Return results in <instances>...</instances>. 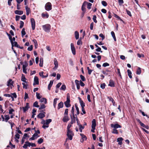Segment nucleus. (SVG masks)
<instances>
[{"instance_id":"f257e3e1","label":"nucleus","mask_w":149,"mask_h":149,"mask_svg":"<svg viewBox=\"0 0 149 149\" xmlns=\"http://www.w3.org/2000/svg\"><path fill=\"white\" fill-rule=\"evenodd\" d=\"M42 28L45 31L49 32L51 29V26L49 24H47L42 25Z\"/></svg>"},{"instance_id":"f03ea898","label":"nucleus","mask_w":149,"mask_h":149,"mask_svg":"<svg viewBox=\"0 0 149 149\" xmlns=\"http://www.w3.org/2000/svg\"><path fill=\"white\" fill-rule=\"evenodd\" d=\"M70 95L68 96L67 97V100L64 103L66 107L68 108L71 106V105L70 104Z\"/></svg>"},{"instance_id":"7ed1b4c3","label":"nucleus","mask_w":149,"mask_h":149,"mask_svg":"<svg viewBox=\"0 0 149 149\" xmlns=\"http://www.w3.org/2000/svg\"><path fill=\"white\" fill-rule=\"evenodd\" d=\"M67 135L69 139L71 140L72 139V136L74 135V133L70 130H69V132H68V130L67 131Z\"/></svg>"},{"instance_id":"20e7f679","label":"nucleus","mask_w":149,"mask_h":149,"mask_svg":"<svg viewBox=\"0 0 149 149\" xmlns=\"http://www.w3.org/2000/svg\"><path fill=\"white\" fill-rule=\"evenodd\" d=\"M52 120L51 119H49L46 120V122L44 123L42 126V127L45 129L46 128L48 127H49V124L52 122Z\"/></svg>"},{"instance_id":"39448f33","label":"nucleus","mask_w":149,"mask_h":149,"mask_svg":"<svg viewBox=\"0 0 149 149\" xmlns=\"http://www.w3.org/2000/svg\"><path fill=\"white\" fill-rule=\"evenodd\" d=\"M70 116L71 119L70 123L71 124H72L74 123H75L76 122V116H75V115H72V114H70Z\"/></svg>"},{"instance_id":"423d86ee","label":"nucleus","mask_w":149,"mask_h":149,"mask_svg":"<svg viewBox=\"0 0 149 149\" xmlns=\"http://www.w3.org/2000/svg\"><path fill=\"white\" fill-rule=\"evenodd\" d=\"M45 9L47 11L51 10L52 9V5L50 2L47 3L45 6Z\"/></svg>"},{"instance_id":"0eeeda50","label":"nucleus","mask_w":149,"mask_h":149,"mask_svg":"<svg viewBox=\"0 0 149 149\" xmlns=\"http://www.w3.org/2000/svg\"><path fill=\"white\" fill-rule=\"evenodd\" d=\"M139 123L140 125L142 127L146 129H148L149 127L148 125H145L143 123H142L140 120L139 119H137L136 120Z\"/></svg>"},{"instance_id":"6e6552de","label":"nucleus","mask_w":149,"mask_h":149,"mask_svg":"<svg viewBox=\"0 0 149 149\" xmlns=\"http://www.w3.org/2000/svg\"><path fill=\"white\" fill-rule=\"evenodd\" d=\"M32 28L33 30H34L35 28L36 22L34 19L33 18L31 19Z\"/></svg>"},{"instance_id":"1a4fd4ad","label":"nucleus","mask_w":149,"mask_h":149,"mask_svg":"<svg viewBox=\"0 0 149 149\" xmlns=\"http://www.w3.org/2000/svg\"><path fill=\"white\" fill-rule=\"evenodd\" d=\"M87 2L85 1L83 3L81 9L82 12H86V5H87Z\"/></svg>"},{"instance_id":"9d476101","label":"nucleus","mask_w":149,"mask_h":149,"mask_svg":"<svg viewBox=\"0 0 149 149\" xmlns=\"http://www.w3.org/2000/svg\"><path fill=\"white\" fill-rule=\"evenodd\" d=\"M71 48L73 54L75 55L76 54V50L73 43L71 44Z\"/></svg>"},{"instance_id":"9b49d317","label":"nucleus","mask_w":149,"mask_h":149,"mask_svg":"<svg viewBox=\"0 0 149 149\" xmlns=\"http://www.w3.org/2000/svg\"><path fill=\"white\" fill-rule=\"evenodd\" d=\"M111 127L114 128V129H117L118 128H121V126L119 124L116 123L115 124H112L111 125Z\"/></svg>"},{"instance_id":"f8f14e48","label":"nucleus","mask_w":149,"mask_h":149,"mask_svg":"<svg viewBox=\"0 0 149 149\" xmlns=\"http://www.w3.org/2000/svg\"><path fill=\"white\" fill-rule=\"evenodd\" d=\"M39 82L38 81V79L37 76H35L34 78V82L33 83V85L34 86L36 85H38Z\"/></svg>"},{"instance_id":"ddd939ff","label":"nucleus","mask_w":149,"mask_h":149,"mask_svg":"<svg viewBox=\"0 0 149 149\" xmlns=\"http://www.w3.org/2000/svg\"><path fill=\"white\" fill-rule=\"evenodd\" d=\"M29 104L28 103L26 104V106L24 107H23V112L25 113L26 111H27L29 108Z\"/></svg>"},{"instance_id":"4468645a","label":"nucleus","mask_w":149,"mask_h":149,"mask_svg":"<svg viewBox=\"0 0 149 149\" xmlns=\"http://www.w3.org/2000/svg\"><path fill=\"white\" fill-rule=\"evenodd\" d=\"M45 112H43V113H40L37 115V117L39 118H42L45 116Z\"/></svg>"},{"instance_id":"2eb2a0df","label":"nucleus","mask_w":149,"mask_h":149,"mask_svg":"<svg viewBox=\"0 0 149 149\" xmlns=\"http://www.w3.org/2000/svg\"><path fill=\"white\" fill-rule=\"evenodd\" d=\"M108 86L111 87H114L115 86V83L114 81L110 79L109 81V84Z\"/></svg>"},{"instance_id":"dca6fc26","label":"nucleus","mask_w":149,"mask_h":149,"mask_svg":"<svg viewBox=\"0 0 149 149\" xmlns=\"http://www.w3.org/2000/svg\"><path fill=\"white\" fill-rule=\"evenodd\" d=\"M25 143V144H24L23 146V147L24 148L26 149L27 148L28 146H31V143L28 141H26Z\"/></svg>"},{"instance_id":"f3484780","label":"nucleus","mask_w":149,"mask_h":149,"mask_svg":"<svg viewBox=\"0 0 149 149\" xmlns=\"http://www.w3.org/2000/svg\"><path fill=\"white\" fill-rule=\"evenodd\" d=\"M14 81H12V80L11 79H10L7 81V86H9L10 85H12L13 86V85L14 84Z\"/></svg>"},{"instance_id":"a211bd4d","label":"nucleus","mask_w":149,"mask_h":149,"mask_svg":"<svg viewBox=\"0 0 149 149\" xmlns=\"http://www.w3.org/2000/svg\"><path fill=\"white\" fill-rule=\"evenodd\" d=\"M70 119L68 115H64L62 120L64 122H67Z\"/></svg>"},{"instance_id":"6ab92c4d","label":"nucleus","mask_w":149,"mask_h":149,"mask_svg":"<svg viewBox=\"0 0 149 149\" xmlns=\"http://www.w3.org/2000/svg\"><path fill=\"white\" fill-rule=\"evenodd\" d=\"M54 64L55 65V66L54 68V69H56L58 67V63L57 61V60L56 58H54Z\"/></svg>"},{"instance_id":"aec40b11","label":"nucleus","mask_w":149,"mask_h":149,"mask_svg":"<svg viewBox=\"0 0 149 149\" xmlns=\"http://www.w3.org/2000/svg\"><path fill=\"white\" fill-rule=\"evenodd\" d=\"M123 140L122 137H119L117 139V141L118 142V144L119 145H122L123 143L122 141Z\"/></svg>"},{"instance_id":"412c9836","label":"nucleus","mask_w":149,"mask_h":149,"mask_svg":"<svg viewBox=\"0 0 149 149\" xmlns=\"http://www.w3.org/2000/svg\"><path fill=\"white\" fill-rule=\"evenodd\" d=\"M92 124L91 125L92 127L95 128L96 123V120L95 119H93L92 121Z\"/></svg>"},{"instance_id":"4be33fe9","label":"nucleus","mask_w":149,"mask_h":149,"mask_svg":"<svg viewBox=\"0 0 149 149\" xmlns=\"http://www.w3.org/2000/svg\"><path fill=\"white\" fill-rule=\"evenodd\" d=\"M75 82L77 86V88L78 90H79L80 89V83H79V81L76 79L75 81Z\"/></svg>"},{"instance_id":"5701e85b","label":"nucleus","mask_w":149,"mask_h":149,"mask_svg":"<svg viewBox=\"0 0 149 149\" xmlns=\"http://www.w3.org/2000/svg\"><path fill=\"white\" fill-rule=\"evenodd\" d=\"M15 13L16 14L22 15L23 13V12L22 10H16L15 11Z\"/></svg>"},{"instance_id":"b1692460","label":"nucleus","mask_w":149,"mask_h":149,"mask_svg":"<svg viewBox=\"0 0 149 149\" xmlns=\"http://www.w3.org/2000/svg\"><path fill=\"white\" fill-rule=\"evenodd\" d=\"M75 106L77 111V114H75V116H77V115H78L79 114V109L77 104L76 103L75 104Z\"/></svg>"},{"instance_id":"393cba45","label":"nucleus","mask_w":149,"mask_h":149,"mask_svg":"<svg viewBox=\"0 0 149 149\" xmlns=\"http://www.w3.org/2000/svg\"><path fill=\"white\" fill-rule=\"evenodd\" d=\"M63 106V104L62 102H61L58 104V109H59L61 108H62Z\"/></svg>"},{"instance_id":"a878e982","label":"nucleus","mask_w":149,"mask_h":149,"mask_svg":"<svg viewBox=\"0 0 149 149\" xmlns=\"http://www.w3.org/2000/svg\"><path fill=\"white\" fill-rule=\"evenodd\" d=\"M27 65H27H23L22 68L23 72L26 74L27 73L26 69V68Z\"/></svg>"},{"instance_id":"bb28decb","label":"nucleus","mask_w":149,"mask_h":149,"mask_svg":"<svg viewBox=\"0 0 149 149\" xmlns=\"http://www.w3.org/2000/svg\"><path fill=\"white\" fill-rule=\"evenodd\" d=\"M42 17L43 18H48L49 17V15L47 13H46L45 14L44 13H42L41 14Z\"/></svg>"},{"instance_id":"cd10ccee","label":"nucleus","mask_w":149,"mask_h":149,"mask_svg":"<svg viewBox=\"0 0 149 149\" xmlns=\"http://www.w3.org/2000/svg\"><path fill=\"white\" fill-rule=\"evenodd\" d=\"M80 135L82 138V142H83L84 140H86L87 139V138L86 136L83 134H80Z\"/></svg>"},{"instance_id":"c85d7f7f","label":"nucleus","mask_w":149,"mask_h":149,"mask_svg":"<svg viewBox=\"0 0 149 149\" xmlns=\"http://www.w3.org/2000/svg\"><path fill=\"white\" fill-rule=\"evenodd\" d=\"M54 81L51 80L50 81V83L48 85V89L49 90H50L51 87L52 86L53 84Z\"/></svg>"},{"instance_id":"c756f323","label":"nucleus","mask_w":149,"mask_h":149,"mask_svg":"<svg viewBox=\"0 0 149 149\" xmlns=\"http://www.w3.org/2000/svg\"><path fill=\"white\" fill-rule=\"evenodd\" d=\"M141 68L139 67H138L136 69V74H137L139 75L141 74Z\"/></svg>"},{"instance_id":"7c9ffc66","label":"nucleus","mask_w":149,"mask_h":149,"mask_svg":"<svg viewBox=\"0 0 149 149\" xmlns=\"http://www.w3.org/2000/svg\"><path fill=\"white\" fill-rule=\"evenodd\" d=\"M74 34H75V39L76 40L78 39L79 38V32L77 31H76L75 32Z\"/></svg>"},{"instance_id":"2f4dec72","label":"nucleus","mask_w":149,"mask_h":149,"mask_svg":"<svg viewBox=\"0 0 149 149\" xmlns=\"http://www.w3.org/2000/svg\"><path fill=\"white\" fill-rule=\"evenodd\" d=\"M127 72L128 73V75L129 76L130 78L131 79L132 78V72L130 70L128 69L127 70Z\"/></svg>"},{"instance_id":"473e14b6","label":"nucleus","mask_w":149,"mask_h":149,"mask_svg":"<svg viewBox=\"0 0 149 149\" xmlns=\"http://www.w3.org/2000/svg\"><path fill=\"white\" fill-rule=\"evenodd\" d=\"M114 17L117 18L118 19L120 20L121 21L124 22V21L123 20V19H121L120 17L117 15L116 14L114 13Z\"/></svg>"},{"instance_id":"72a5a7b5","label":"nucleus","mask_w":149,"mask_h":149,"mask_svg":"<svg viewBox=\"0 0 149 149\" xmlns=\"http://www.w3.org/2000/svg\"><path fill=\"white\" fill-rule=\"evenodd\" d=\"M40 102H44L45 104L47 103V100L45 98H42L40 100Z\"/></svg>"},{"instance_id":"f704fd0d","label":"nucleus","mask_w":149,"mask_h":149,"mask_svg":"<svg viewBox=\"0 0 149 149\" xmlns=\"http://www.w3.org/2000/svg\"><path fill=\"white\" fill-rule=\"evenodd\" d=\"M25 9H26V15H28L29 13V11L30 10V9L27 6H26Z\"/></svg>"},{"instance_id":"c9c22d12","label":"nucleus","mask_w":149,"mask_h":149,"mask_svg":"<svg viewBox=\"0 0 149 149\" xmlns=\"http://www.w3.org/2000/svg\"><path fill=\"white\" fill-rule=\"evenodd\" d=\"M58 100V98H55L54 100V102H53V105L54 107L55 108L56 107V105L57 103V100Z\"/></svg>"},{"instance_id":"e433bc0d","label":"nucleus","mask_w":149,"mask_h":149,"mask_svg":"<svg viewBox=\"0 0 149 149\" xmlns=\"http://www.w3.org/2000/svg\"><path fill=\"white\" fill-rule=\"evenodd\" d=\"M84 128V126H83L81 125H80V126H79V131L80 132H82V130Z\"/></svg>"},{"instance_id":"4c0bfd02","label":"nucleus","mask_w":149,"mask_h":149,"mask_svg":"<svg viewBox=\"0 0 149 149\" xmlns=\"http://www.w3.org/2000/svg\"><path fill=\"white\" fill-rule=\"evenodd\" d=\"M22 36L23 37L26 34V32L25 31L24 28H23L21 31Z\"/></svg>"},{"instance_id":"58836bf2","label":"nucleus","mask_w":149,"mask_h":149,"mask_svg":"<svg viewBox=\"0 0 149 149\" xmlns=\"http://www.w3.org/2000/svg\"><path fill=\"white\" fill-rule=\"evenodd\" d=\"M81 39L82 38H80L78 40L77 42V44L78 45H79L82 44V41H81Z\"/></svg>"},{"instance_id":"ea45409f","label":"nucleus","mask_w":149,"mask_h":149,"mask_svg":"<svg viewBox=\"0 0 149 149\" xmlns=\"http://www.w3.org/2000/svg\"><path fill=\"white\" fill-rule=\"evenodd\" d=\"M5 119L4 121L6 122H7L8 120L10 119V117L8 115L5 116Z\"/></svg>"},{"instance_id":"a19ab883","label":"nucleus","mask_w":149,"mask_h":149,"mask_svg":"<svg viewBox=\"0 0 149 149\" xmlns=\"http://www.w3.org/2000/svg\"><path fill=\"white\" fill-rule=\"evenodd\" d=\"M38 103L37 101H36L33 103V106L36 107H39V106L38 105Z\"/></svg>"},{"instance_id":"79ce46f5","label":"nucleus","mask_w":149,"mask_h":149,"mask_svg":"<svg viewBox=\"0 0 149 149\" xmlns=\"http://www.w3.org/2000/svg\"><path fill=\"white\" fill-rule=\"evenodd\" d=\"M46 106L43 104H41L40 105V107L39 108V110H41V109H44L45 108Z\"/></svg>"},{"instance_id":"37998d69","label":"nucleus","mask_w":149,"mask_h":149,"mask_svg":"<svg viewBox=\"0 0 149 149\" xmlns=\"http://www.w3.org/2000/svg\"><path fill=\"white\" fill-rule=\"evenodd\" d=\"M87 8L88 9H91L92 4L90 3L87 2Z\"/></svg>"},{"instance_id":"c03bdc74","label":"nucleus","mask_w":149,"mask_h":149,"mask_svg":"<svg viewBox=\"0 0 149 149\" xmlns=\"http://www.w3.org/2000/svg\"><path fill=\"white\" fill-rule=\"evenodd\" d=\"M66 88V87L65 85L63 84V85L61 87L60 89L61 90H63V91H65Z\"/></svg>"},{"instance_id":"a18cd8bd","label":"nucleus","mask_w":149,"mask_h":149,"mask_svg":"<svg viewBox=\"0 0 149 149\" xmlns=\"http://www.w3.org/2000/svg\"><path fill=\"white\" fill-rule=\"evenodd\" d=\"M72 114V115H75L74 114V106H73L72 108V109L71 111V114Z\"/></svg>"},{"instance_id":"49530a36","label":"nucleus","mask_w":149,"mask_h":149,"mask_svg":"<svg viewBox=\"0 0 149 149\" xmlns=\"http://www.w3.org/2000/svg\"><path fill=\"white\" fill-rule=\"evenodd\" d=\"M43 139L42 138H40L38 140V143L39 144H40L43 142Z\"/></svg>"},{"instance_id":"de8ad7c7","label":"nucleus","mask_w":149,"mask_h":149,"mask_svg":"<svg viewBox=\"0 0 149 149\" xmlns=\"http://www.w3.org/2000/svg\"><path fill=\"white\" fill-rule=\"evenodd\" d=\"M113 131L112 132V133L113 134H118V131L117 130H116V129H114L113 130Z\"/></svg>"},{"instance_id":"09e8293b","label":"nucleus","mask_w":149,"mask_h":149,"mask_svg":"<svg viewBox=\"0 0 149 149\" xmlns=\"http://www.w3.org/2000/svg\"><path fill=\"white\" fill-rule=\"evenodd\" d=\"M24 22L23 21H20V25L19 26V28L20 29L22 28L24 26Z\"/></svg>"},{"instance_id":"8fccbe9b","label":"nucleus","mask_w":149,"mask_h":149,"mask_svg":"<svg viewBox=\"0 0 149 149\" xmlns=\"http://www.w3.org/2000/svg\"><path fill=\"white\" fill-rule=\"evenodd\" d=\"M117 71H118V73L119 76L120 77V78L121 79H122V76H121V73H120V69L118 68H117Z\"/></svg>"},{"instance_id":"3c124183","label":"nucleus","mask_w":149,"mask_h":149,"mask_svg":"<svg viewBox=\"0 0 149 149\" xmlns=\"http://www.w3.org/2000/svg\"><path fill=\"white\" fill-rule=\"evenodd\" d=\"M80 77L81 79V80H82V81H86V78L84 76H83L81 74L80 75Z\"/></svg>"},{"instance_id":"603ef678","label":"nucleus","mask_w":149,"mask_h":149,"mask_svg":"<svg viewBox=\"0 0 149 149\" xmlns=\"http://www.w3.org/2000/svg\"><path fill=\"white\" fill-rule=\"evenodd\" d=\"M79 102L81 108L84 107L85 106V103L83 101Z\"/></svg>"},{"instance_id":"864d4df0","label":"nucleus","mask_w":149,"mask_h":149,"mask_svg":"<svg viewBox=\"0 0 149 149\" xmlns=\"http://www.w3.org/2000/svg\"><path fill=\"white\" fill-rule=\"evenodd\" d=\"M139 111L140 113H142V115H143V116H146L148 118H149V116H148V115H146L145 114L144 112L143 111H142L140 109L139 110Z\"/></svg>"},{"instance_id":"5fc2aeb1","label":"nucleus","mask_w":149,"mask_h":149,"mask_svg":"<svg viewBox=\"0 0 149 149\" xmlns=\"http://www.w3.org/2000/svg\"><path fill=\"white\" fill-rule=\"evenodd\" d=\"M96 18L97 17L95 15H94L93 16V19L94 22H95V23H97V21L96 19Z\"/></svg>"},{"instance_id":"6e6d98bb","label":"nucleus","mask_w":149,"mask_h":149,"mask_svg":"<svg viewBox=\"0 0 149 149\" xmlns=\"http://www.w3.org/2000/svg\"><path fill=\"white\" fill-rule=\"evenodd\" d=\"M101 49L100 47H98L95 49V51L97 52H100L101 53L102 52V51L101 50Z\"/></svg>"},{"instance_id":"4d7b16f0","label":"nucleus","mask_w":149,"mask_h":149,"mask_svg":"<svg viewBox=\"0 0 149 149\" xmlns=\"http://www.w3.org/2000/svg\"><path fill=\"white\" fill-rule=\"evenodd\" d=\"M101 3L102 5L104 6H107V3L105 1H102Z\"/></svg>"},{"instance_id":"13d9d810","label":"nucleus","mask_w":149,"mask_h":149,"mask_svg":"<svg viewBox=\"0 0 149 149\" xmlns=\"http://www.w3.org/2000/svg\"><path fill=\"white\" fill-rule=\"evenodd\" d=\"M126 11L128 15L130 17H131L132 16L131 12L129 10H127V9H126Z\"/></svg>"},{"instance_id":"bf43d9fd","label":"nucleus","mask_w":149,"mask_h":149,"mask_svg":"<svg viewBox=\"0 0 149 149\" xmlns=\"http://www.w3.org/2000/svg\"><path fill=\"white\" fill-rule=\"evenodd\" d=\"M76 120L77 121V125L79 126H80V125H81L80 123V121H79V119H78L77 116H76Z\"/></svg>"},{"instance_id":"052dcab7","label":"nucleus","mask_w":149,"mask_h":149,"mask_svg":"<svg viewBox=\"0 0 149 149\" xmlns=\"http://www.w3.org/2000/svg\"><path fill=\"white\" fill-rule=\"evenodd\" d=\"M106 84L104 83L101 84L100 85V87L102 89H104L105 88Z\"/></svg>"},{"instance_id":"680f3d73","label":"nucleus","mask_w":149,"mask_h":149,"mask_svg":"<svg viewBox=\"0 0 149 149\" xmlns=\"http://www.w3.org/2000/svg\"><path fill=\"white\" fill-rule=\"evenodd\" d=\"M40 63H39V66L40 67H42L43 66V60L42 59V61H41V59H40Z\"/></svg>"},{"instance_id":"e2e57ef3","label":"nucleus","mask_w":149,"mask_h":149,"mask_svg":"<svg viewBox=\"0 0 149 149\" xmlns=\"http://www.w3.org/2000/svg\"><path fill=\"white\" fill-rule=\"evenodd\" d=\"M26 80V78L25 76L22 77L21 80L22 81H23L25 83L26 82V81L25 80Z\"/></svg>"},{"instance_id":"0e129e2a","label":"nucleus","mask_w":149,"mask_h":149,"mask_svg":"<svg viewBox=\"0 0 149 149\" xmlns=\"http://www.w3.org/2000/svg\"><path fill=\"white\" fill-rule=\"evenodd\" d=\"M68 109H65L64 113V115H68Z\"/></svg>"},{"instance_id":"69168bd1","label":"nucleus","mask_w":149,"mask_h":149,"mask_svg":"<svg viewBox=\"0 0 149 149\" xmlns=\"http://www.w3.org/2000/svg\"><path fill=\"white\" fill-rule=\"evenodd\" d=\"M36 96L37 98L38 99H39L41 97L40 96V94L39 93H38L37 92L36 93Z\"/></svg>"},{"instance_id":"338daca9","label":"nucleus","mask_w":149,"mask_h":149,"mask_svg":"<svg viewBox=\"0 0 149 149\" xmlns=\"http://www.w3.org/2000/svg\"><path fill=\"white\" fill-rule=\"evenodd\" d=\"M22 84L23 85V88H25L26 89L27 88V84H25L24 83H22Z\"/></svg>"},{"instance_id":"774afa93","label":"nucleus","mask_w":149,"mask_h":149,"mask_svg":"<svg viewBox=\"0 0 149 149\" xmlns=\"http://www.w3.org/2000/svg\"><path fill=\"white\" fill-rule=\"evenodd\" d=\"M33 46L31 45L29 47H28L27 48V50L29 51H31L33 49Z\"/></svg>"}]
</instances>
